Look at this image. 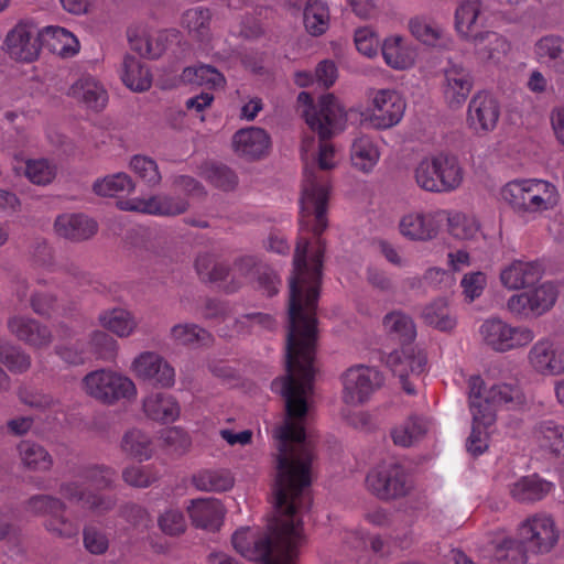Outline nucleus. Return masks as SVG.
I'll use <instances>...</instances> for the list:
<instances>
[{
    "label": "nucleus",
    "instance_id": "obj_59",
    "mask_svg": "<svg viewBox=\"0 0 564 564\" xmlns=\"http://www.w3.org/2000/svg\"><path fill=\"white\" fill-rule=\"evenodd\" d=\"M207 332L195 324H177L171 328L172 338L182 345L193 344L203 338Z\"/></svg>",
    "mask_w": 564,
    "mask_h": 564
},
{
    "label": "nucleus",
    "instance_id": "obj_47",
    "mask_svg": "<svg viewBox=\"0 0 564 564\" xmlns=\"http://www.w3.org/2000/svg\"><path fill=\"white\" fill-rule=\"evenodd\" d=\"M121 447L140 462L150 459L153 452L151 438L137 429L130 430L123 435Z\"/></svg>",
    "mask_w": 564,
    "mask_h": 564
},
{
    "label": "nucleus",
    "instance_id": "obj_5",
    "mask_svg": "<svg viewBox=\"0 0 564 564\" xmlns=\"http://www.w3.org/2000/svg\"><path fill=\"white\" fill-rule=\"evenodd\" d=\"M302 117L308 128L317 133L321 140H330L337 132L343 131L347 121V112L333 94H326L315 104L312 95L301 91L297 95Z\"/></svg>",
    "mask_w": 564,
    "mask_h": 564
},
{
    "label": "nucleus",
    "instance_id": "obj_64",
    "mask_svg": "<svg viewBox=\"0 0 564 564\" xmlns=\"http://www.w3.org/2000/svg\"><path fill=\"white\" fill-rule=\"evenodd\" d=\"M254 282L258 283V289L267 292L268 296L278 293L276 284L280 283V280L273 269L265 263H262L257 270Z\"/></svg>",
    "mask_w": 564,
    "mask_h": 564
},
{
    "label": "nucleus",
    "instance_id": "obj_8",
    "mask_svg": "<svg viewBox=\"0 0 564 564\" xmlns=\"http://www.w3.org/2000/svg\"><path fill=\"white\" fill-rule=\"evenodd\" d=\"M517 538L530 553L546 554L557 544L560 533L552 516L539 512L520 522Z\"/></svg>",
    "mask_w": 564,
    "mask_h": 564
},
{
    "label": "nucleus",
    "instance_id": "obj_50",
    "mask_svg": "<svg viewBox=\"0 0 564 564\" xmlns=\"http://www.w3.org/2000/svg\"><path fill=\"white\" fill-rule=\"evenodd\" d=\"M425 324L446 332L454 328L456 321L447 314L445 303L440 300L424 307L421 314Z\"/></svg>",
    "mask_w": 564,
    "mask_h": 564
},
{
    "label": "nucleus",
    "instance_id": "obj_32",
    "mask_svg": "<svg viewBox=\"0 0 564 564\" xmlns=\"http://www.w3.org/2000/svg\"><path fill=\"white\" fill-rule=\"evenodd\" d=\"M383 325L390 336L397 339L401 349L410 347L416 337L412 318L401 312H391L383 317Z\"/></svg>",
    "mask_w": 564,
    "mask_h": 564
},
{
    "label": "nucleus",
    "instance_id": "obj_51",
    "mask_svg": "<svg viewBox=\"0 0 564 564\" xmlns=\"http://www.w3.org/2000/svg\"><path fill=\"white\" fill-rule=\"evenodd\" d=\"M384 62L395 69H405L411 66V61L401 46V37L386 39L381 45Z\"/></svg>",
    "mask_w": 564,
    "mask_h": 564
},
{
    "label": "nucleus",
    "instance_id": "obj_54",
    "mask_svg": "<svg viewBox=\"0 0 564 564\" xmlns=\"http://www.w3.org/2000/svg\"><path fill=\"white\" fill-rule=\"evenodd\" d=\"M132 170L150 186L160 183L161 174L158 164L151 158L144 155H134L130 161Z\"/></svg>",
    "mask_w": 564,
    "mask_h": 564
},
{
    "label": "nucleus",
    "instance_id": "obj_55",
    "mask_svg": "<svg viewBox=\"0 0 564 564\" xmlns=\"http://www.w3.org/2000/svg\"><path fill=\"white\" fill-rule=\"evenodd\" d=\"M116 473L108 467L90 466L83 470L80 477L85 479L88 487L95 489L110 488L113 484Z\"/></svg>",
    "mask_w": 564,
    "mask_h": 564
},
{
    "label": "nucleus",
    "instance_id": "obj_27",
    "mask_svg": "<svg viewBox=\"0 0 564 564\" xmlns=\"http://www.w3.org/2000/svg\"><path fill=\"white\" fill-rule=\"evenodd\" d=\"M467 41L473 43L475 54L482 62L499 59L510 48L508 41L492 31L475 33Z\"/></svg>",
    "mask_w": 564,
    "mask_h": 564
},
{
    "label": "nucleus",
    "instance_id": "obj_45",
    "mask_svg": "<svg viewBox=\"0 0 564 564\" xmlns=\"http://www.w3.org/2000/svg\"><path fill=\"white\" fill-rule=\"evenodd\" d=\"M98 319L102 327L120 337L129 336L135 327L131 314L123 308L105 311Z\"/></svg>",
    "mask_w": 564,
    "mask_h": 564
},
{
    "label": "nucleus",
    "instance_id": "obj_37",
    "mask_svg": "<svg viewBox=\"0 0 564 564\" xmlns=\"http://www.w3.org/2000/svg\"><path fill=\"white\" fill-rule=\"evenodd\" d=\"M536 54L545 59L556 73L564 74V39L557 35H546L535 45Z\"/></svg>",
    "mask_w": 564,
    "mask_h": 564
},
{
    "label": "nucleus",
    "instance_id": "obj_23",
    "mask_svg": "<svg viewBox=\"0 0 564 564\" xmlns=\"http://www.w3.org/2000/svg\"><path fill=\"white\" fill-rule=\"evenodd\" d=\"M555 488L554 484L538 474L523 476L510 485V495L520 502H535L544 499Z\"/></svg>",
    "mask_w": 564,
    "mask_h": 564
},
{
    "label": "nucleus",
    "instance_id": "obj_3",
    "mask_svg": "<svg viewBox=\"0 0 564 564\" xmlns=\"http://www.w3.org/2000/svg\"><path fill=\"white\" fill-rule=\"evenodd\" d=\"M4 43L9 55L20 62L36 59L42 46L62 55H74L78 51V41L68 30L54 25L37 30L32 22L18 23L7 34Z\"/></svg>",
    "mask_w": 564,
    "mask_h": 564
},
{
    "label": "nucleus",
    "instance_id": "obj_18",
    "mask_svg": "<svg viewBox=\"0 0 564 564\" xmlns=\"http://www.w3.org/2000/svg\"><path fill=\"white\" fill-rule=\"evenodd\" d=\"M532 367L542 375L557 376L564 373V349L557 348L547 339L533 345L529 352Z\"/></svg>",
    "mask_w": 564,
    "mask_h": 564
},
{
    "label": "nucleus",
    "instance_id": "obj_52",
    "mask_svg": "<svg viewBox=\"0 0 564 564\" xmlns=\"http://www.w3.org/2000/svg\"><path fill=\"white\" fill-rule=\"evenodd\" d=\"M25 176L36 185L50 184L56 176V167L48 160L28 161Z\"/></svg>",
    "mask_w": 564,
    "mask_h": 564
},
{
    "label": "nucleus",
    "instance_id": "obj_4",
    "mask_svg": "<svg viewBox=\"0 0 564 564\" xmlns=\"http://www.w3.org/2000/svg\"><path fill=\"white\" fill-rule=\"evenodd\" d=\"M468 399L473 429L466 446L469 453L478 456L488 447L486 430L496 421L499 406L516 409L523 404L524 397L522 390H469Z\"/></svg>",
    "mask_w": 564,
    "mask_h": 564
},
{
    "label": "nucleus",
    "instance_id": "obj_9",
    "mask_svg": "<svg viewBox=\"0 0 564 564\" xmlns=\"http://www.w3.org/2000/svg\"><path fill=\"white\" fill-rule=\"evenodd\" d=\"M366 485L382 500L403 497L411 488L408 473L398 463H382L372 468L367 475Z\"/></svg>",
    "mask_w": 564,
    "mask_h": 564
},
{
    "label": "nucleus",
    "instance_id": "obj_14",
    "mask_svg": "<svg viewBox=\"0 0 564 564\" xmlns=\"http://www.w3.org/2000/svg\"><path fill=\"white\" fill-rule=\"evenodd\" d=\"M474 86L470 70L462 63L449 61L444 68V98L451 109H458Z\"/></svg>",
    "mask_w": 564,
    "mask_h": 564
},
{
    "label": "nucleus",
    "instance_id": "obj_57",
    "mask_svg": "<svg viewBox=\"0 0 564 564\" xmlns=\"http://www.w3.org/2000/svg\"><path fill=\"white\" fill-rule=\"evenodd\" d=\"M354 40L359 53L367 57H373L377 55L380 41L370 28L365 26L357 29Z\"/></svg>",
    "mask_w": 564,
    "mask_h": 564
},
{
    "label": "nucleus",
    "instance_id": "obj_31",
    "mask_svg": "<svg viewBox=\"0 0 564 564\" xmlns=\"http://www.w3.org/2000/svg\"><path fill=\"white\" fill-rule=\"evenodd\" d=\"M121 79L129 89L138 93L148 90L152 84L149 68L130 54L123 58Z\"/></svg>",
    "mask_w": 564,
    "mask_h": 564
},
{
    "label": "nucleus",
    "instance_id": "obj_49",
    "mask_svg": "<svg viewBox=\"0 0 564 564\" xmlns=\"http://www.w3.org/2000/svg\"><path fill=\"white\" fill-rule=\"evenodd\" d=\"M0 360L13 372H24L31 366L30 356L20 347L0 339Z\"/></svg>",
    "mask_w": 564,
    "mask_h": 564
},
{
    "label": "nucleus",
    "instance_id": "obj_33",
    "mask_svg": "<svg viewBox=\"0 0 564 564\" xmlns=\"http://www.w3.org/2000/svg\"><path fill=\"white\" fill-rule=\"evenodd\" d=\"M341 379L344 388H381L384 384L382 373L365 365L348 368Z\"/></svg>",
    "mask_w": 564,
    "mask_h": 564
},
{
    "label": "nucleus",
    "instance_id": "obj_41",
    "mask_svg": "<svg viewBox=\"0 0 564 564\" xmlns=\"http://www.w3.org/2000/svg\"><path fill=\"white\" fill-rule=\"evenodd\" d=\"M181 78L184 83L220 87L226 83L224 75L212 65L188 66L183 69Z\"/></svg>",
    "mask_w": 564,
    "mask_h": 564
},
{
    "label": "nucleus",
    "instance_id": "obj_53",
    "mask_svg": "<svg viewBox=\"0 0 564 564\" xmlns=\"http://www.w3.org/2000/svg\"><path fill=\"white\" fill-rule=\"evenodd\" d=\"M122 478L132 487L145 488L159 478V473L152 466L133 465L123 470Z\"/></svg>",
    "mask_w": 564,
    "mask_h": 564
},
{
    "label": "nucleus",
    "instance_id": "obj_16",
    "mask_svg": "<svg viewBox=\"0 0 564 564\" xmlns=\"http://www.w3.org/2000/svg\"><path fill=\"white\" fill-rule=\"evenodd\" d=\"M137 377L144 380H154L162 388H171L175 381L173 367L160 355L151 351L142 352L133 361Z\"/></svg>",
    "mask_w": 564,
    "mask_h": 564
},
{
    "label": "nucleus",
    "instance_id": "obj_20",
    "mask_svg": "<svg viewBox=\"0 0 564 564\" xmlns=\"http://www.w3.org/2000/svg\"><path fill=\"white\" fill-rule=\"evenodd\" d=\"M54 228L58 236L79 242L95 236L98 224L83 214H64L56 218Z\"/></svg>",
    "mask_w": 564,
    "mask_h": 564
},
{
    "label": "nucleus",
    "instance_id": "obj_30",
    "mask_svg": "<svg viewBox=\"0 0 564 564\" xmlns=\"http://www.w3.org/2000/svg\"><path fill=\"white\" fill-rule=\"evenodd\" d=\"M481 14V0H459L455 11V29L458 34L468 40L478 33Z\"/></svg>",
    "mask_w": 564,
    "mask_h": 564
},
{
    "label": "nucleus",
    "instance_id": "obj_58",
    "mask_svg": "<svg viewBox=\"0 0 564 564\" xmlns=\"http://www.w3.org/2000/svg\"><path fill=\"white\" fill-rule=\"evenodd\" d=\"M89 343L95 354L101 359H111L116 355L117 341L104 330H95L90 335Z\"/></svg>",
    "mask_w": 564,
    "mask_h": 564
},
{
    "label": "nucleus",
    "instance_id": "obj_63",
    "mask_svg": "<svg viewBox=\"0 0 564 564\" xmlns=\"http://www.w3.org/2000/svg\"><path fill=\"white\" fill-rule=\"evenodd\" d=\"M121 516L134 528L147 529L152 522L147 509L137 503H127L121 508Z\"/></svg>",
    "mask_w": 564,
    "mask_h": 564
},
{
    "label": "nucleus",
    "instance_id": "obj_12",
    "mask_svg": "<svg viewBox=\"0 0 564 564\" xmlns=\"http://www.w3.org/2000/svg\"><path fill=\"white\" fill-rule=\"evenodd\" d=\"M404 109L405 102L395 90H377L372 97L370 123L378 130L389 129L400 122Z\"/></svg>",
    "mask_w": 564,
    "mask_h": 564
},
{
    "label": "nucleus",
    "instance_id": "obj_25",
    "mask_svg": "<svg viewBox=\"0 0 564 564\" xmlns=\"http://www.w3.org/2000/svg\"><path fill=\"white\" fill-rule=\"evenodd\" d=\"M61 494L67 500L82 503L83 507L96 513L107 512L116 505L113 497L86 491L76 481L63 484L61 486Z\"/></svg>",
    "mask_w": 564,
    "mask_h": 564
},
{
    "label": "nucleus",
    "instance_id": "obj_43",
    "mask_svg": "<svg viewBox=\"0 0 564 564\" xmlns=\"http://www.w3.org/2000/svg\"><path fill=\"white\" fill-rule=\"evenodd\" d=\"M202 175L213 186L224 192L234 191L238 185L237 174L223 163H206L202 169Z\"/></svg>",
    "mask_w": 564,
    "mask_h": 564
},
{
    "label": "nucleus",
    "instance_id": "obj_46",
    "mask_svg": "<svg viewBox=\"0 0 564 564\" xmlns=\"http://www.w3.org/2000/svg\"><path fill=\"white\" fill-rule=\"evenodd\" d=\"M82 381L85 388H135L130 378L106 369L91 371Z\"/></svg>",
    "mask_w": 564,
    "mask_h": 564
},
{
    "label": "nucleus",
    "instance_id": "obj_6",
    "mask_svg": "<svg viewBox=\"0 0 564 564\" xmlns=\"http://www.w3.org/2000/svg\"><path fill=\"white\" fill-rule=\"evenodd\" d=\"M502 199L517 213H536L557 203L555 186L543 180H514L501 189Z\"/></svg>",
    "mask_w": 564,
    "mask_h": 564
},
{
    "label": "nucleus",
    "instance_id": "obj_2",
    "mask_svg": "<svg viewBox=\"0 0 564 564\" xmlns=\"http://www.w3.org/2000/svg\"><path fill=\"white\" fill-rule=\"evenodd\" d=\"M280 391L285 401L286 417L274 430L279 451L274 497L283 519L274 527V541L269 535H257L249 528L237 530L231 539L238 553L262 564H296L299 549L305 541L303 522L296 514L312 503L307 489L312 482L315 445L307 438L304 426L310 390Z\"/></svg>",
    "mask_w": 564,
    "mask_h": 564
},
{
    "label": "nucleus",
    "instance_id": "obj_48",
    "mask_svg": "<svg viewBox=\"0 0 564 564\" xmlns=\"http://www.w3.org/2000/svg\"><path fill=\"white\" fill-rule=\"evenodd\" d=\"M134 188V183L126 173H116L97 180L93 185V191L98 196L112 197L118 193H130Z\"/></svg>",
    "mask_w": 564,
    "mask_h": 564
},
{
    "label": "nucleus",
    "instance_id": "obj_44",
    "mask_svg": "<svg viewBox=\"0 0 564 564\" xmlns=\"http://www.w3.org/2000/svg\"><path fill=\"white\" fill-rule=\"evenodd\" d=\"M18 449L23 465L29 469L47 470L53 464L48 452L34 442L22 441Z\"/></svg>",
    "mask_w": 564,
    "mask_h": 564
},
{
    "label": "nucleus",
    "instance_id": "obj_24",
    "mask_svg": "<svg viewBox=\"0 0 564 564\" xmlns=\"http://www.w3.org/2000/svg\"><path fill=\"white\" fill-rule=\"evenodd\" d=\"M67 95L94 111H101L108 101V94L93 77H82L68 89Z\"/></svg>",
    "mask_w": 564,
    "mask_h": 564
},
{
    "label": "nucleus",
    "instance_id": "obj_28",
    "mask_svg": "<svg viewBox=\"0 0 564 564\" xmlns=\"http://www.w3.org/2000/svg\"><path fill=\"white\" fill-rule=\"evenodd\" d=\"M8 326L12 334L29 345L41 347L51 341V332L37 321L25 317H13L9 319Z\"/></svg>",
    "mask_w": 564,
    "mask_h": 564
},
{
    "label": "nucleus",
    "instance_id": "obj_1",
    "mask_svg": "<svg viewBox=\"0 0 564 564\" xmlns=\"http://www.w3.org/2000/svg\"><path fill=\"white\" fill-rule=\"evenodd\" d=\"M329 188L314 170H305L300 198V229L315 236V247L308 263L311 240L300 236L289 278L288 330L285 338V373L276 377L271 388H313L318 340L317 307L321 296L326 240L322 234L328 227Z\"/></svg>",
    "mask_w": 564,
    "mask_h": 564
},
{
    "label": "nucleus",
    "instance_id": "obj_40",
    "mask_svg": "<svg viewBox=\"0 0 564 564\" xmlns=\"http://www.w3.org/2000/svg\"><path fill=\"white\" fill-rule=\"evenodd\" d=\"M485 343L497 351L510 350L511 327L500 319H488L480 328Z\"/></svg>",
    "mask_w": 564,
    "mask_h": 564
},
{
    "label": "nucleus",
    "instance_id": "obj_26",
    "mask_svg": "<svg viewBox=\"0 0 564 564\" xmlns=\"http://www.w3.org/2000/svg\"><path fill=\"white\" fill-rule=\"evenodd\" d=\"M147 416L160 422H174L180 416V405L176 400L163 391H152L143 401Z\"/></svg>",
    "mask_w": 564,
    "mask_h": 564
},
{
    "label": "nucleus",
    "instance_id": "obj_60",
    "mask_svg": "<svg viewBox=\"0 0 564 564\" xmlns=\"http://www.w3.org/2000/svg\"><path fill=\"white\" fill-rule=\"evenodd\" d=\"M160 529L169 535H178L186 529L184 514L178 510H167L159 518Z\"/></svg>",
    "mask_w": 564,
    "mask_h": 564
},
{
    "label": "nucleus",
    "instance_id": "obj_13",
    "mask_svg": "<svg viewBox=\"0 0 564 564\" xmlns=\"http://www.w3.org/2000/svg\"><path fill=\"white\" fill-rule=\"evenodd\" d=\"M500 117V105L489 93L479 91L473 96L468 105L467 123L476 133L492 131Z\"/></svg>",
    "mask_w": 564,
    "mask_h": 564
},
{
    "label": "nucleus",
    "instance_id": "obj_11",
    "mask_svg": "<svg viewBox=\"0 0 564 564\" xmlns=\"http://www.w3.org/2000/svg\"><path fill=\"white\" fill-rule=\"evenodd\" d=\"M557 294L556 286L551 282H545L535 289L512 295L507 306L511 313L517 315L541 316L554 306Z\"/></svg>",
    "mask_w": 564,
    "mask_h": 564
},
{
    "label": "nucleus",
    "instance_id": "obj_17",
    "mask_svg": "<svg viewBox=\"0 0 564 564\" xmlns=\"http://www.w3.org/2000/svg\"><path fill=\"white\" fill-rule=\"evenodd\" d=\"M232 145L239 154L250 160H259L269 153L271 138L262 128H242L234 134Z\"/></svg>",
    "mask_w": 564,
    "mask_h": 564
},
{
    "label": "nucleus",
    "instance_id": "obj_21",
    "mask_svg": "<svg viewBox=\"0 0 564 564\" xmlns=\"http://www.w3.org/2000/svg\"><path fill=\"white\" fill-rule=\"evenodd\" d=\"M386 362L388 367H390L392 373L399 377L402 388H411L412 383L408 380L409 373L406 371V367L410 368L412 375L419 376L426 365V357L422 354L415 356L413 347L410 346L401 349V351H391L387 356Z\"/></svg>",
    "mask_w": 564,
    "mask_h": 564
},
{
    "label": "nucleus",
    "instance_id": "obj_35",
    "mask_svg": "<svg viewBox=\"0 0 564 564\" xmlns=\"http://www.w3.org/2000/svg\"><path fill=\"white\" fill-rule=\"evenodd\" d=\"M141 213L175 216L188 209V203L184 199L173 198L166 195H154L149 198H140Z\"/></svg>",
    "mask_w": 564,
    "mask_h": 564
},
{
    "label": "nucleus",
    "instance_id": "obj_61",
    "mask_svg": "<svg viewBox=\"0 0 564 564\" xmlns=\"http://www.w3.org/2000/svg\"><path fill=\"white\" fill-rule=\"evenodd\" d=\"M184 22L187 24L188 29L198 32L199 34H204V32L208 29L209 22L212 20V12L207 8H194L189 9L184 13Z\"/></svg>",
    "mask_w": 564,
    "mask_h": 564
},
{
    "label": "nucleus",
    "instance_id": "obj_19",
    "mask_svg": "<svg viewBox=\"0 0 564 564\" xmlns=\"http://www.w3.org/2000/svg\"><path fill=\"white\" fill-rule=\"evenodd\" d=\"M192 523L196 528L216 531L223 524L225 509L215 498H199L191 501L187 508Z\"/></svg>",
    "mask_w": 564,
    "mask_h": 564
},
{
    "label": "nucleus",
    "instance_id": "obj_62",
    "mask_svg": "<svg viewBox=\"0 0 564 564\" xmlns=\"http://www.w3.org/2000/svg\"><path fill=\"white\" fill-rule=\"evenodd\" d=\"M130 48L142 57L156 59L160 57V51H152V40L147 34H138L134 31L128 30L127 32Z\"/></svg>",
    "mask_w": 564,
    "mask_h": 564
},
{
    "label": "nucleus",
    "instance_id": "obj_42",
    "mask_svg": "<svg viewBox=\"0 0 564 564\" xmlns=\"http://www.w3.org/2000/svg\"><path fill=\"white\" fill-rule=\"evenodd\" d=\"M528 549L517 538H503L495 546V560L497 564H525Z\"/></svg>",
    "mask_w": 564,
    "mask_h": 564
},
{
    "label": "nucleus",
    "instance_id": "obj_29",
    "mask_svg": "<svg viewBox=\"0 0 564 564\" xmlns=\"http://www.w3.org/2000/svg\"><path fill=\"white\" fill-rule=\"evenodd\" d=\"M533 440L541 449L561 455L564 452V426L553 420L542 421L534 427Z\"/></svg>",
    "mask_w": 564,
    "mask_h": 564
},
{
    "label": "nucleus",
    "instance_id": "obj_10",
    "mask_svg": "<svg viewBox=\"0 0 564 564\" xmlns=\"http://www.w3.org/2000/svg\"><path fill=\"white\" fill-rule=\"evenodd\" d=\"M26 509L34 514L45 516L47 531L61 538H74L79 532V523L64 517L66 506L58 498L48 495H36L28 500Z\"/></svg>",
    "mask_w": 564,
    "mask_h": 564
},
{
    "label": "nucleus",
    "instance_id": "obj_15",
    "mask_svg": "<svg viewBox=\"0 0 564 564\" xmlns=\"http://www.w3.org/2000/svg\"><path fill=\"white\" fill-rule=\"evenodd\" d=\"M445 220L444 212L404 216L400 221V231L412 240H431L435 238Z\"/></svg>",
    "mask_w": 564,
    "mask_h": 564
},
{
    "label": "nucleus",
    "instance_id": "obj_34",
    "mask_svg": "<svg viewBox=\"0 0 564 564\" xmlns=\"http://www.w3.org/2000/svg\"><path fill=\"white\" fill-rule=\"evenodd\" d=\"M351 164L365 173L370 172L379 160V151L368 135L356 138L350 149Z\"/></svg>",
    "mask_w": 564,
    "mask_h": 564
},
{
    "label": "nucleus",
    "instance_id": "obj_39",
    "mask_svg": "<svg viewBox=\"0 0 564 564\" xmlns=\"http://www.w3.org/2000/svg\"><path fill=\"white\" fill-rule=\"evenodd\" d=\"M193 484L203 491H226L234 486V478L225 469H206L193 476Z\"/></svg>",
    "mask_w": 564,
    "mask_h": 564
},
{
    "label": "nucleus",
    "instance_id": "obj_38",
    "mask_svg": "<svg viewBox=\"0 0 564 564\" xmlns=\"http://www.w3.org/2000/svg\"><path fill=\"white\" fill-rule=\"evenodd\" d=\"M303 18L306 31L313 36H319L328 29V7L321 0H307Z\"/></svg>",
    "mask_w": 564,
    "mask_h": 564
},
{
    "label": "nucleus",
    "instance_id": "obj_56",
    "mask_svg": "<svg viewBox=\"0 0 564 564\" xmlns=\"http://www.w3.org/2000/svg\"><path fill=\"white\" fill-rule=\"evenodd\" d=\"M160 438L167 449L177 454L184 453L191 445L189 436L178 426L163 429L160 432Z\"/></svg>",
    "mask_w": 564,
    "mask_h": 564
},
{
    "label": "nucleus",
    "instance_id": "obj_36",
    "mask_svg": "<svg viewBox=\"0 0 564 564\" xmlns=\"http://www.w3.org/2000/svg\"><path fill=\"white\" fill-rule=\"evenodd\" d=\"M429 431V421L420 416H411L403 424L392 430L391 436L395 445L410 447L422 440Z\"/></svg>",
    "mask_w": 564,
    "mask_h": 564
},
{
    "label": "nucleus",
    "instance_id": "obj_22",
    "mask_svg": "<svg viewBox=\"0 0 564 564\" xmlns=\"http://www.w3.org/2000/svg\"><path fill=\"white\" fill-rule=\"evenodd\" d=\"M542 267L538 262L513 261L501 271V283L511 290L528 289L533 286L542 278Z\"/></svg>",
    "mask_w": 564,
    "mask_h": 564
},
{
    "label": "nucleus",
    "instance_id": "obj_7",
    "mask_svg": "<svg viewBox=\"0 0 564 564\" xmlns=\"http://www.w3.org/2000/svg\"><path fill=\"white\" fill-rule=\"evenodd\" d=\"M463 174L458 159L444 153L422 160L414 171L417 185L433 193L456 189L463 182Z\"/></svg>",
    "mask_w": 564,
    "mask_h": 564
}]
</instances>
